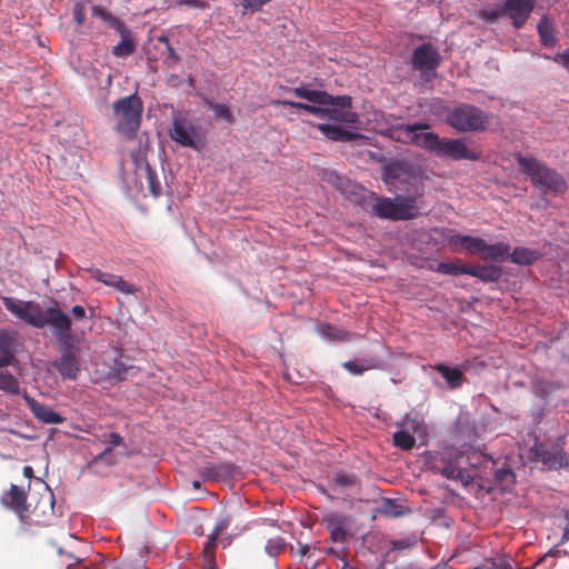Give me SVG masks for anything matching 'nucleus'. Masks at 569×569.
I'll use <instances>...</instances> for the list:
<instances>
[{
    "label": "nucleus",
    "instance_id": "nucleus-50",
    "mask_svg": "<svg viewBox=\"0 0 569 569\" xmlns=\"http://www.w3.org/2000/svg\"><path fill=\"white\" fill-rule=\"evenodd\" d=\"M166 50L167 57L164 59V63L168 67L172 68L180 62V57L178 56V53L176 52L171 44H168V47H166Z\"/></svg>",
    "mask_w": 569,
    "mask_h": 569
},
{
    "label": "nucleus",
    "instance_id": "nucleus-8",
    "mask_svg": "<svg viewBox=\"0 0 569 569\" xmlns=\"http://www.w3.org/2000/svg\"><path fill=\"white\" fill-rule=\"evenodd\" d=\"M42 323L38 329L50 327L53 336L57 338L58 343L73 341L72 321L71 318L62 311L57 301L52 306L46 308L41 316Z\"/></svg>",
    "mask_w": 569,
    "mask_h": 569
},
{
    "label": "nucleus",
    "instance_id": "nucleus-19",
    "mask_svg": "<svg viewBox=\"0 0 569 569\" xmlns=\"http://www.w3.org/2000/svg\"><path fill=\"white\" fill-rule=\"evenodd\" d=\"M17 336L14 330L0 329V368L12 365L18 346Z\"/></svg>",
    "mask_w": 569,
    "mask_h": 569
},
{
    "label": "nucleus",
    "instance_id": "nucleus-15",
    "mask_svg": "<svg viewBox=\"0 0 569 569\" xmlns=\"http://www.w3.org/2000/svg\"><path fill=\"white\" fill-rule=\"evenodd\" d=\"M537 0H505L502 1L505 17L511 20L516 29L525 26Z\"/></svg>",
    "mask_w": 569,
    "mask_h": 569
},
{
    "label": "nucleus",
    "instance_id": "nucleus-53",
    "mask_svg": "<svg viewBox=\"0 0 569 569\" xmlns=\"http://www.w3.org/2000/svg\"><path fill=\"white\" fill-rule=\"evenodd\" d=\"M179 4H186L189 7L206 8L207 2L204 0H178Z\"/></svg>",
    "mask_w": 569,
    "mask_h": 569
},
{
    "label": "nucleus",
    "instance_id": "nucleus-28",
    "mask_svg": "<svg viewBox=\"0 0 569 569\" xmlns=\"http://www.w3.org/2000/svg\"><path fill=\"white\" fill-rule=\"evenodd\" d=\"M540 41L545 47H553L556 43L553 23L545 16L537 26Z\"/></svg>",
    "mask_w": 569,
    "mask_h": 569
},
{
    "label": "nucleus",
    "instance_id": "nucleus-47",
    "mask_svg": "<svg viewBox=\"0 0 569 569\" xmlns=\"http://www.w3.org/2000/svg\"><path fill=\"white\" fill-rule=\"evenodd\" d=\"M496 480L502 486H509L515 482V473L509 468H501L496 471Z\"/></svg>",
    "mask_w": 569,
    "mask_h": 569
},
{
    "label": "nucleus",
    "instance_id": "nucleus-61",
    "mask_svg": "<svg viewBox=\"0 0 569 569\" xmlns=\"http://www.w3.org/2000/svg\"><path fill=\"white\" fill-rule=\"evenodd\" d=\"M44 503V507H48L50 510L53 509V499L52 498H48L43 501Z\"/></svg>",
    "mask_w": 569,
    "mask_h": 569
},
{
    "label": "nucleus",
    "instance_id": "nucleus-3",
    "mask_svg": "<svg viewBox=\"0 0 569 569\" xmlns=\"http://www.w3.org/2000/svg\"><path fill=\"white\" fill-rule=\"evenodd\" d=\"M515 159L523 174H526L531 184L539 189L543 194L559 196L567 190L565 178L555 169L535 157L517 153Z\"/></svg>",
    "mask_w": 569,
    "mask_h": 569
},
{
    "label": "nucleus",
    "instance_id": "nucleus-14",
    "mask_svg": "<svg viewBox=\"0 0 569 569\" xmlns=\"http://www.w3.org/2000/svg\"><path fill=\"white\" fill-rule=\"evenodd\" d=\"M171 139L183 147L199 150L201 139L196 127L184 117L174 116L172 127L169 132Z\"/></svg>",
    "mask_w": 569,
    "mask_h": 569
},
{
    "label": "nucleus",
    "instance_id": "nucleus-11",
    "mask_svg": "<svg viewBox=\"0 0 569 569\" xmlns=\"http://www.w3.org/2000/svg\"><path fill=\"white\" fill-rule=\"evenodd\" d=\"M533 461L541 462L551 470H558L569 466V459L559 443H535L530 450Z\"/></svg>",
    "mask_w": 569,
    "mask_h": 569
},
{
    "label": "nucleus",
    "instance_id": "nucleus-32",
    "mask_svg": "<svg viewBox=\"0 0 569 569\" xmlns=\"http://www.w3.org/2000/svg\"><path fill=\"white\" fill-rule=\"evenodd\" d=\"M218 539H219V536L211 532L208 536V540L204 543V547L202 550V556H203L206 566H207V568H210V569H212V567H217L216 549L218 546Z\"/></svg>",
    "mask_w": 569,
    "mask_h": 569
},
{
    "label": "nucleus",
    "instance_id": "nucleus-62",
    "mask_svg": "<svg viewBox=\"0 0 569 569\" xmlns=\"http://www.w3.org/2000/svg\"><path fill=\"white\" fill-rule=\"evenodd\" d=\"M192 486H193V488L199 489L201 485L199 481L196 480L192 482Z\"/></svg>",
    "mask_w": 569,
    "mask_h": 569
},
{
    "label": "nucleus",
    "instance_id": "nucleus-34",
    "mask_svg": "<svg viewBox=\"0 0 569 569\" xmlns=\"http://www.w3.org/2000/svg\"><path fill=\"white\" fill-rule=\"evenodd\" d=\"M397 426L415 437L423 427V421L418 415L407 413Z\"/></svg>",
    "mask_w": 569,
    "mask_h": 569
},
{
    "label": "nucleus",
    "instance_id": "nucleus-52",
    "mask_svg": "<svg viewBox=\"0 0 569 569\" xmlns=\"http://www.w3.org/2000/svg\"><path fill=\"white\" fill-rule=\"evenodd\" d=\"M271 0H241V6L244 9H250L252 11H258L261 7Z\"/></svg>",
    "mask_w": 569,
    "mask_h": 569
},
{
    "label": "nucleus",
    "instance_id": "nucleus-22",
    "mask_svg": "<svg viewBox=\"0 0 569 569\" xmlns=\"http://www.w3.org/2000/svg\"><path fill=\"white\" fill-rule=\"evenodd\" d=\"M317 128L326 138L332 141L349 142L356 140L359 137L358 133L345 129L339 124L320 123L317 126Z\"/></svg>",
    "mask_w": 569,
    "mask_h": 569
},
{
    "label": "nucleus",
    "instance_id": "nucleus-49",
    "mask_svg": "<svg viewBox=\"0 0 569 569\" xmlns=\"http://www.w3.org/2000/svg\"><path fill=\"white\" fill-rule=\"evenodd\" d=\"M84 3L82 1H77L72 9L73 20L77 23V26H82L86 20V12H84Z\"/></svg>",
    "mask_w": 569,
    "mask_h": 569
},
{
    "label": "nucleus",
    "instance_id": "nucleus-25",
    "mask_svg": "<svg viewBox=\"0 0 569 569\" xmlns=\"http://www.w3.org/2000/svg\"><path fill=\"white\" fill-rule=\"evenodd\" d=\"M137 168L141 171L139 174L146 178L150 193L153 197H159L161 194V183L149 162L147 160H141L137 163Z\"/></svg>",
    "mask_w": 569,
    "mask_h": 569
},
{
    "label": "nucleus",
    "instance_id": "nucleus-38",
    "mask_svg": "<svg viewBox=\"0 0 569 569\" xmlns=\"http://www.w3.org/2000/svg\"><path fill=\"white\" fill-rule=\"evenodd\" d=\"M320 333L332 341L349 340L350 333L343 329L337 328L331 325H325L320 328Z\"/></svg>",
    "mask_w": 569,
    "mask_h": 569
},
{
    "label": "nucleus",
    "instance_id": "nucleus-55",
    "mask_svg": "<svg viewBox=\"0 0 569 569\" xmlns=\"http://www.w3.org/2000/svg\"><path fill=\"white\" fill-rule=\"evenodd\" d=\"M132 367H122L121 365L119 366V368H116V378L117 379H120V380H124L127 378V372L129 370H131Z\"/></svg>",
    "mask_w": 569,
    "mask_h": 569
},
{
    "label": "nucleus",
    "instance_id": "nucleus-29",
    "mask_svg": "<svg viewBox=\"0 0 569 569\" xmlns=\"http://www.w3.org/2000/svg\"><path fill=\"white\" fill-rule=\"evenodd\" d=\"M539 253L535 250L525 247H516L513 251L509 252V258L512 262L529 266L539 258Z\"/></svg>",
    "mask_w": 569,
    "mask_h": 569
},
{
    "label": "nucleus",
    "instance_id": "nucleus-5",
    "mask_svg": "<svg viewBox=\"0 0 569 569\" xmlns=\"http://www.w3.org/2000/svg\"><path fill=\"white\" fill-rule=\"evenodd\" d=\"M491 118V113L473 104L461 103L448 112L447 123L458 132H482L487 130Z\"/></svg>",
    "mask_w": 569,
    "mask_h": 569
},
{
    "label": "nucleus",
    "instance_id": "nucleus-42",
    "mask_svg": "<svg viewBox=\"0 0 569 569\" xmlns=\"http://www.w3.org/2000/svg\"><path fill=\"white\" fill-rule=\"evenodd\" d=\"M208 106L214 112L217 119H221L229 124L234 122V118L227 106L217 102H209Z\"/></svg>",
    "mask_w": 569,
    "mask_h": 569
},
{
    "label": "nucleus",
    "instance_id": "nucleus-27",
    "mask_svg": "<svg viewBox=\"0 0 569 569\" xmlns=\"http://www.w3.org/2000/svg\"><path fill=\"white\" fill-rule=\"evenodd\" d=\"M342 367L353 376H360L367 370L378 369L380 361L377 358H363L360 361H346Z\"/></svg>",
    "mask_w": 569,
    "mask_h": 569
},
{
    "label": "nucleus",
    "instance_id": "nucleus-31",
    "mask_svg": "<svg viewBox=\"0 0 569 569\" xmlns=\"http://www.w3.org/2000/svg\"><path fill=\"white\" fill-rule=\"evenodd\" d=\"M436 370L448 382L451 388H457L461 385L463 373L458 368H450L446 365H437Z\"/></svg>",
    "mask_w": 569,
    "mask_h": 569
},
{
    "label": "nucleus",
    "instance_id": "nucleus-48",
    "mask_svg": "<svg viewBox=\"0 0 569 569\" xmlns=\"http://www.w3.org/2000/svg\"><path fill=\"white\" fill-rule=\"evenodd\" d=\"M112 288L126 295H134L138 291V288L136 286L123 280V278L120 276H118L114 283H112Z\"/></svg>",
    "mask_w": 569,
    "mask_h": 569
},
{
    "label": "nucleus",
    "instance_id": "nucleus-35",
    "mask_svg": "<svg viewBox=\"0 0 569 569\" xmlns=\"http://www.w3.org/2000/svg\"><path fill=\"white\" fill-rule=\"evenodd\" d=\"M0 390L9 395H19V380L8 371H0Z\"/></svg>",
    "mask_w": 569,
    "mask_h": 569
},
{
    "label": "nucleus",
    "instance_id": "nucleus-36",
    "mask_svg": "<svg viewBox=\"0 0 569 569\" xmlns=\"http://www.w3.org/2000/svg\"><path fill=\"white\" fill-rule=\"evenodd\" d=\"M393 446L402 450H411L416 445V438L402 429L392 435Z\"/></svg>",
    "mask_w": 569,
    "mask_h": 569
},
{
    "label": "nucleus",
    "instance_id": "nucleus-24",
    "mask_svg": "<svg viewBox=\"0 0 569 569\" xmlns=\"http://www.w3.org/2000/svg\"><path fill=\"white\" fill-rule=\"evenodd\" d=\"M502 270L498 266L470 264L469 276L476 277L483 282H493L500 279Z\"/></svg>",
    "mask_w": 569,
    "mask_h": 569
},
{
    "label": "nucleus",
    "instance_id": "nucleus-43",
    "mask_svg": "<svg viewBox=\"0 0 569 569\" xmlns=\"http://www.w3.org/2000/svg\"><path fill=\"white\" fill-rule=\"evenodd\" d=\"M380 513L386 517L398 518L403 516L405 511L401 506L397 505L391 499H385L380 508Z\"/></svg>",
    "mask_w": 569,
    "mask_h": 569
},
{
    "label": "nucleus",
    "instance_id": "nucleus-20",
    "mask_svg": "<svg viewBox=\"0 0 569 569\" xmlns=\"http://www.w3.org/2000/svg\"><path fill=\"white\" fill-rule=\"evenodd\" d=\"M98 439L102 443H106L107 447L103 451H101L100 453H98L97 456H94L92 458V460L89 462V467L94 466L99 461H106L107 465H109V466L114 465L117 462V460L111 457V451L113 448L120 447V446H123L124 448H127V446L124 445L123 437L118 432H109V433L103 432L101 436H98Z\"/></svg>",
    "mask_w": 569,
    "mask_h": 569
},
{
    "label": "nucleus",
    "instance_id": "nucleus-17",
    "mask_svg": "<svg viewBox=\"0 0 569 569\" xmlns=\"http://www.w3.org/2000/svg\"><path fill=\"white\" fill-rule=\"evenodd\" d=\"M23 399L37 420L46 425L63 423L66 418L56 412L49 406L40 403L32 398L27 391L23 392Z\"/></svg>",
    "mask_w": 569,
    "mask_h": 569
},
{
    "label": "nucleus",
    "instance_id": "nucleus-41",
    "mask_svg": "<svg viewBox=\"0 0 569 569\" xmlns=\"http://www.w3.org/2000/svg\"><path fill=\"white\" fill-rule=\"evenodd\" d=\"M335 486L341 490H347L357 485L358 478L353 473L338 472L333 477Z\"/></svg>",
    "mask_w": 569,
    "mask_h": 569
},
{
    "label": "nucleus",
    "instance_id": "nucleus-23",
    "mask_svg": "<svg viewBox=\"0 0 569 569\" xmlns=\"http://www.w3.org/2000/svg\"><path fill=\"white\" fill-rule=\"evenodd\" d=\"M121 37V41L113 47L112 53L119 58H126L132 54L136 50L134 39L131 36L130 30L123 23V29H116Z\"/></svg>",
    "mask_w": 569,
    "mask_h": 569
},
{
    "label": "nucleus",
    "instance_id": "nucleus-10",
    "mask_svg": "<svg viewBox=\"0 0 569 569\" xmlns=\"http://www.w3.org/2000/svg\"><path fill=\"white\" fill-rule=\"evenodd\" d=\"M461 452L455 448H446L441 452H437L431 459V468L436 472L441 473L447 479L461 480L465 483L470 482V477L458 468Z\"/></svg>",
    "mask_w": 569,
    "mask_h": 569
},
{
    "label": "nucleus",
    "instance_id": "nucleus-59",
    "mask_svg": "<svg viewBox=\"0 0 569 569\" xmlns=\"http://www.w3.org/2000/svg\"><path fill=\"white\" fill-rule=\"evenodd\" d=\"M158 41H159V42H162L166 47H168V44H171V43H170V40H169V38H168L167 36H160V37L158 38Z\"/></svg>",
    "mask_w": 569,
    "mask_h": 569
},
{
    "label": "nucleus",
    "instance_id": "nucleus-21",
    "mask_svg": "<svg viewBox=\"0 0 569 569\" xmlns=\"http://www.w3.org/2000/svg\"><path fill=\"white\" fill-rule=\"evenodd\" d=\"M448 243L452 251H457L458 246L465 248L471 253H482L485 240L472 236L453 234L449 237Z\"/></svg>",
    "mask_w": 569,
    "mask_h": 569
},
{
    "label": "nucleus",
    "instance_id": "nucleus-30",
    "mask_svg": "<svg viewBox=\"0 0 569 569\" xmlns=\"http://www.w3.org/2000/svg\"><path fill=\"white\" fill-rule=\"evenodd\" d=\"M562 385L558 381H551L546 379H537L532 383V392L536 397L546 399L551 396L555 391L561 389Z\"/></svg>",
    "mask_w": 569,
    "mask_h": 569
},
{
    "label": "nucleus",
    "instance_id": "nucleus-40",
    "mask_svg": "<svg viewBox=\"0 0 569 569\" xmlns=\"http://www.w3.org/2000/svg\"><path fill=\"white\" fill-rule=\"evenodd\" d=\"M274 104H281V106H284V107H290V108H296V109H300V110H305L311 114H315L317 117L320 116V113L322 112V109L320 108V104L318 106H313V104H307V103H302V102H295V101H290V100H278V101H274L273 102Z\"/></svg>",
    "mask_w": 569,
    "mask_h": 569
},
{
    "label": "nucleus",
    "instance_id": "nucleus-1",
    "mask_svg": "<svg viewBox=\"0 0 569 569\" xmlns=\"http://www.w3.org/2000/svg\"><path fill=\"white\" fill-rule=\"evenodd\" d=\"M429 128L430 124L426 122L400 124L393 129L392 137L403 143L423 148L438 157H448L456 161L480 159V153L469 150L462 139H440L435 132H420Z\"/></svg>",
    "mask_w": 569,
    "mask_h": 569
},
{
    "label": "nucleus",
    "instance_id": "nucleus-54",
    "mask_svg": "<svg viewBox=\"0 0 569 569\" xmlns=\"http://www.w3.org/2000/svg\"><path fill=\"white\" fill-rule=\"evenodd\" d=\"M71 313L73 315L76 320H82L86 318V309L80 305L73 306L71 309Z\"/></svg>",
    "mask_w": 569,
    "mask_h": 569
},
{
    "label": "nucleus",
    "instance_id": "nucleus-4",
    "mask_svg": "<svg viewBox=\"0 0 569 569\" xmlns=\"http://www.w3.org/2000/svg\"><path fill=\"white\" fill-rule=\"evenodd\" d=\"M112 110L117 118L116 131L128 139H133L142 121V99L137 93L120 98L113 102Z\"/></svg>",
    "mask_w": 569,
    "mask_h": 569
},
{
    "label": "nucleus",
    "instance_id": "nucleus-13",
    "mask_svg": "<svg viewBox=\"0 0 569 569\" xmlns=\"http://www.w3.org/2000/svg\"><path fill=\"white\" fill-rule=\"evenodd\" d=\"M2 302L9 312L29 326L38 328L42 323L41 316L43 311L37 302L31 300L21 301L11 297H3Z\"/></svg>",
    "mask_w": 569,
    "mask_h": 569
},
{
    "label": "nucleus",
    "instance_id": "nucleus-18",
    "mask_svg": "<svg viewBox=\"0 0 569 569\" xmlns=\"http://www.w3.org/2000/svg\"><path fill=\"white\" fill-rule=\"evenodd\" d=\"M197 473L203 481H221L229 479L234 471V466L227 461L204 462L197 467Z\"/></svg>",
    "mask_w": 569,
    "mask_h": 569
},
{
    "label": "nucleus",
    "instance_id": "nucleus-51",
    "mask_svg": "<svg viewBox=\"0 0 569 569\" xmlns=\"http://www.w3.org/2000/svg\"><path fill=\"white\" fill-rule=\"evenodd\" d=\"M230 523L231 518L226 516L216 523L211 532L220 537L230 527Z\"/></svg>",
    "mask_w": 569,
    "mask_h": 569
},
{
    "label": "nucleus",
    "instance_id": "nucleus-58",
    "mask_svg": "<svg viewBox=\"0 0 569 569\" xmlns=\"http://www.w3.org/2000/svg\"><path fill=\"white\" fill-rule=\"evenodd\" d=\"M23 475L31 478L33 476V469L30 466L23 467Z\"/></svg>",
    "mask_w": 569,
    "mask_h": 569
},
{
    "label": "nucleus",
    "instance_id": "nucleus-46",
    "mask_svg": "<svg viewBox=\"0 0 569 569\" xmlns=\"http://www.w3.org/2000/svg\"><path fill=\"white\" fill-rule=\"evenodd\" d=\"M90 271H91L92 278H94L96 280H98L109 287H112V283H114V281L118 278V274L103 272L99 269H92Z\"/></svg>",
    "mask_w": 569,
    "mask_h": 569
},
{
    "label": "nucleus",
    "instance_id": "nucleus-9",
    "mask_svg": "<svg viewBox=\"0 0 569 569\" xmlns=\"http://www.w3.org/2000/svg\"><path fill=\"white\" fill-rule=\"evenodd\" d=\"M441 56L431 43L418 46L411 57V67L420 72L423 81H430L436 77V70L440 66Z\"/></svg>",
    "mask_w": 569,
    "mask_h": 569
},
{
    "label": "nucleus",
    "instance_id": "nucleus-57",
    "mask_svg": "<svg viewBox=\"0 0 569 569\" xmlns=\"http://www.w3.org/2000/svg\"><path fill=\"white\" fill-rule=\"evenodd\" d=\"M563 66L569 70V49L561 56Z\"/></svg>",
    "mask_w": 569,
    "mask_h": 569
},
{
    "label": "nucleus",
    "instance_id": "nucleus-12",
    "mask_svg": "<svg viewBox=\"0 0 569 569\" xmlns=\"http://www.w3.org/2000/svg\"><path fill=\"white\" fill-rule=\"evenodd\" d=\"M27 498L28 493L23 488H20L17 485H11L10 489L1 496V503L12 510L23 526L30 525L31 521L39 523L40 520L30 519L31 511L29 509L30 506L27 503ZM36 510L37 507L32 513H34Z\"/></svg>",
    "mask_w": 569,
    "mask_h": 569
},
{
    "label": "nucleus",
    "instance_id": "nucleus-33",
    "mask_svg": "<svg viewBox=\"0 0 569 569\" xmlns=\"http://www.w3.org/2000/svg\"><path fill=\"white\" fill-rule=\"evenodd\" d=\"M469 267H470L469 263L442 261V262L438 263L437 271L440 273L450 274V276H460V274L469 276Z\"/></svg>",
    "mask_w": 569,
    "mask_h": 569
},
{
    "label": "nucleus",
    "instance_id": "nucleus-2",
    "mask_svg": "<svg viewBox=\"0 0 569 569\" xmlns=\"http://www.w3.org/2000/svg\"><path fill=\"white\" fill-rule=\"evenodd\" d=\"M290 91L298 98L320 104L322 109L320 118H328L347 124H353L358 121V114L352 111L351 98L349 96L333 97L326 91L311 90L303 86L292 88Z\"/></svg>",
    "mask_w": 569,
    "mask_h": 569
},
{
    "label": "nucleus",
    "instance_id": "nucleus-6",
    "mask_svg": "<svg viewBox=\"0 0 569 569\" xmlns=\"http://www.w3.org/2000/svg\"><path fill=\"white\" fill-rule=\"evenodd\" d=\"M375 216L390 220H410L420 214L417 206V198L413 196L390 198H378L372 206Z\"/></svg>",
    "mask_w": 569,
    "mask_h": 569
},
{
    "label": "nucleus",
    "instance_id": "nucleus-26",
    "mask_svg": "<svg viewBox=\"0 0 569 569\" xmlns=\"http://www.w3.org/2000/svg\"><path fill=\"white\" fill-rule=\"evenodd\" d=\"M510 246L505 242H497L493 244H487L482 250V258L490 261H503L509 258Z\"/></svg>",
    "mask_w": 569,
    "mask_h": 569
},
{
    "label": "nucleus",
    "instance_id": "nucleus-60",
    "mask_svg": "<svg viewBox=\"0 0 569 569\" xmlns=\"http://www.w3.org/2000/svg\"><path fill=\"white\" fill-rule=\"evenodd\" d=\"M308 550H309V547L307 545L299 546V553L301 557L305 556L308 552Z\"/></svg>",
    "mask_w": 569,
    "mask_h": 569
},
{
    "label": "nucleus",
    "instance_id": "nucleus-7",
    "mask_svg": "<svg viewBox=\"0 0 569 569\" xmlns=\"http://www.w3.org/2000/svg\"><path fill=\"white\" fill-rule=\"evenodd\" d=\"M59 357L50 361L52 367L62 379L77 380L81 371V360L79 348L74 346V340L63 343H57Z\"/></svg>",
    "mask_w": 569,
    "mask_h": 569
},
{
    "label": "nucleus",
    "instance_id": "nucleus-37",
    "mask_svg": "<svg viewBox=\"0 0 569 569\" xmlns=\"http://www.w3.org/2000/svg\"><path fill=\"white\" fill-rule=\"evenodd\" d=\"M478 17L486 23H496L501 17H505L502 2L496 8L487 7L480 9Z\"/></svg>",
    "mask_w": 569,
    "mask_h": 569
},
{
    "label": "nucleus",
    "instance_id": "nucleus-45",
    "mask_svg": "<svg viewBox=\"0 0 569 569\" xmlns=\"http://www.w3.org/2000/svg\"><path fill=\"white\" fill-rule=\"evenodd\" d=\"M286 548V541L282 537L271 538L267 541L264 546L266 552L276 558L280 552H282Z\"/></svg>",
    "mask_w": 569,
    "mask_h": 569
},
{
    "label": "nucleus",
    "instance_id": "nucleus-44",
    "mask_svg": "<svg viewBox=\"0 0 569 569\" xmlns=\"http://www.w3.org/2000/svg\"><path fill=\"white\" fill-rule=\"evenodd\" d=\"M92 13H93V16H97V17L101 18L102 20L107 21L112 28L123 29V22L120 21L117 17L112 16L107 10H104L98 6H94L92 8Z\"/></svg>",
    "mask_w": 569,
    "mask_h": 569
},
{
    "label": "nucleus",
    "instance_id": "nucleus-56",
    "mask_svg": "<svg viewBox=\"0 0 569 569\" xmlns=\"http://www.w3.org/2000/svg\"><path fill=\"white\" fill-rule=\"evenodd\" d=\"M566 518L568 519V522L566 525L563 535L561 537V543H563V542L569 540V517H568V512L566 513Z\"/></svg>",
    "mask_w": 569,
    "mask_h": 569
},
{
    "label": "nucleus",
    "instance_id": "nucleus-16",
    "mask_svg": "<svg viewBox=\"0 0 569 569\" xmlns=\"http://www.w3.org/2000/svg\"><path fill=\"white\" fill-rule=\"evenodd\" d=\"M322 523L329 531L332 542L343 543L347 541L348 530L351 525L348 516L338 512H327L322 517Z\"/></svg>",
    "mask_w": 569,
    "mask_h": 569
},
{
    "label": "nucleus",
    "instance_id": "nucleus-39",
    "mask_svg": "<svg viewBox=\"0 0 569 569\" xmlns=\"http://www.w3.org/2000/svg\"><path fill=\"white\" fill-rule=\"evenodd\" d=\"M403 173L402 164L392 162L383 167L382 179L386 183H393Z\"/></svg>",
    "mask_w": 569,
    "mask_h": 569
}]
</instances>
